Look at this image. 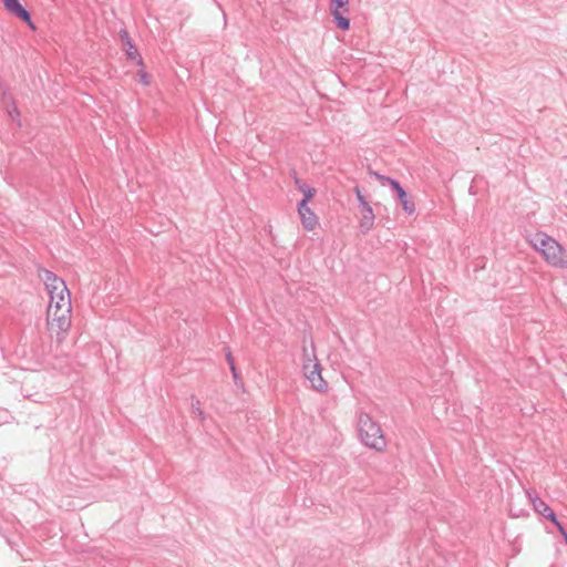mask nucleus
<instances>
[{
	"mask_svg": "<svg viewBox=\"0 0 567 567\" xmlns=\"http://www.w3.org/2000/svg\"><path fill=\"white\" fill-rule=\"evenodd\" d=\"M4 8L13 16L25 22L31 29H35L30 12L19 0H2Z\"/></svg>",
	"mask_w": 567,
	"mask_h": 567,
	"instance_id": "nucleus-7",
	"label": "nucleus"
},
{
	"mask_svg": "<svg viewBox=\"0 0 567 567\" xmlns=\"http://www.w3.org/2000/svg\"><path fill=\"white\" fill-rule=\"evenodd\" d=\"M349 12V0H330V13L336 25L342 31L350 29V20L344 16Z\"/></svg>",
	"mask_w": 567,
	"mask_h": 567,
	"instance_id": "nucleus-4",
	"label": "nucleus"
},
{
	"mask_svg": "<svg viewBox=\"0 0 567 567\" xmlns=\"http://www.w3.org/2000/svg\"><path fill=\"white\" fill-rule=\"evenodd\" d=\"M564 536V540L567 544V534H561Z\"/></svg>",
	"mask_w": 567,
	"mask_h": 567,
	"instance_id": "nucleus-24",
	"label": "nucleus"
},
{
	"mask_svg": "<svg viewBox=\"0 0 567 567\" xmlns=\"http://www.w3.org/2000/svg\"><path fill=\"white\" fill-rule=\"evenodd\" d=\"M527 495L533 504V507L537 514L540 516L551 520L559 532H566L565 527L556 518V514L554 511L542 499L538 497L536 493L527 492Z\"/></svg>",
	"mask_w": 567,
	"mask_h": 567,
	"instance_id": "nucleus-5",
	"label": "nucleus"
},
{
	"mask_svg": "<svg viewBox=\"0 0 567 567\" xmlns=\"http://www.w3.org/2000/svg\"><path fill=\"white\" fill-rule=\"evenodd\" d=\"M551 237L546 235L545 233H537L532 237L530 244L543 256L547 247V241H549Z\"/></svg>",
	"mask_w": 567,
	"mask_h": 567,
	"instance_id": "nucleus-12",
	"label": "nucleus"
},
{
	"mask_svg": "<svg viewBox=\"0 0 567 567\" xmlns=\"http://www.w3.org/2000/svg\"><path fill=\"white\" fill-rule=\"evenodd\" d=\"M354 193H355L357 199L360 203L361 207L365 206V204H369L367 202L365 197L362 195V193H361L359 187H354Z\"/></svg>",
	"mask_w": 567,
	"mask_h": 567,
	"instance_id": "nucleus-16",
	"label": "nucleus"
},
{
	"mask_svg": "<svg viewBox=\"0 0 567 567\" xmlns=\"http://www.w3.org/2000/svg\"><path fill=\"white\" fill-rule=\"evenodd\" d=\"M71 295L65 286L62 293L50 295V305L48 308V323L51 330L56 328L58 333L66 332L71 326Z\"/></svg>",
	"mask_w": 567,
	"mask_h": 567,
	"instance_id": "nucleus-1",
	"label": "nucleus"
},
{
	"mask_svg": "<svg viewBox=\"0 0 567 567\" xmlns=\"http://www.w3.org/2000/svg\"><path fill=\"white\" fill-rule=\"evenodd\" d=\"M121 38L123 40L124 51L130 60H136L138 65H143V59L138 53L137 49L133 44L127 31H121Z\"/></svg>",
	"mask_w": 567,
	"mask_h": 567,
	"instance_id": "nucleus-10",
	"label": "nucleus"
},
{
	"mask_svg": "<svg viewBox=\"0 0 567 567\" xmlns=\"http://www.w3.org/2000/svg\"><path fill=\"white\" fill-rule=\"evenodd\" d=\"M374 224V213L370 204H365L362 206V218L360 221V227L363 233L369 231Z\"/></svg>",
	"mask_w": 567,
	"mask_h": 567,
	"instance_id": "nucleus-11",
	"label": "nucleus"
},
{
	"mask_svg": "<svg viewBox=\"0 0 567 567\" xmlns=\"http://www.w3.org/2000/svg\"><path fill=\"white\" fill-rule=\"evenodd\" d=\"M138 76H140V81L144 85H148L151 83L150 75L144 70L138 71Z\"/></svg>",
	"mask_w": 567,
	"mask_h": 567,
	"instance_id": "nucleus-17",
	"label": "nucleus"
},
{
	"mask_svg": "<svg viewBox=\"0 0 567 567\" xmlns=\"http://www.w3.org/2000/svg\"><path fill=\"white\" fill-rule=\"evenodd\" d=\"M43 274L44 275H43L42 279L44 280L45 287L48 286V284L55 282L58 285L60 291L65 290L66 285L64 282V280L59 278L54 272H52L50 270H43Z\"/></svg>",
	"mask_w": 567,
	"mask_h": 567,
	"instance_id": "nucleus-13",
	"label": "nucleus"
},
{
	"mask_svg": "<svg viewBox=\"0 0 567 567\" xmlns=\"http://www.w3.org/2000/svg\"><path fill=\"white\" fill-rule=\"evenodd\" d=\"M47 289H48L49 295H52V293L58 295V293H62L63 292V291L59 290V287H58V285L55 282L48 284Z\"/></svg>",
	"mask_w": 567,
	"mask_h": 567,
	"instance_id": "nucleus-18",
	"label": "nucleus"
},
{
	"mask_svg": "<svg viewBox=\"0 0 567 567\" xmlns=\"http://www.w3.org/2000/svg\"><path fill=\"white\" fill-rule=\"evenodd\" d=\"M369 174L375 176L377 179H379V181H386V178H388L386 176H383L377 172H373L372 169H369Z\"/></svg>",
	"mask_w": 567,
	"mask_h": 567,
	"instance_id": "nucleus-19",
	"label": "nucleus"
},
{
	"mask_svg": "<svg viewBox=\"0 0 567 567\" xmlns=\"http://www.w3.org/2000/svg\"><path fill=\"white\" fill-rule=\"evenodd\" d=\"M226 359H227V362H228V364H229V365H231V363H235V362H234V358H233V355H231L230 351H228V352L226 353Z\"/></svg>",
	"mask_w": 567,
	"mask_h": 567,
	"instance_id": "nucleus-20",
	"label": "nucleus"
},
{
	"mask_svg": "<svg viewBox=\"0 0 567 567\" xmlns=\"http://www.w3.org/2000/svg\"><path fill=\"white\" fill-rule=\"evenodd\" d=\"M9 113H10L11 116H13L14 113L17 115H19V112H18L17 107H14L13 111H10Z\"/></svg>",
	"mask_w": 567,
	"mask_h": 567,
	"instance_id": "nucleus-22",
	"label": "nucleus"
},
{
	"mask_svg": "<svg viewBox=\"0 0 567 567\" xmlns=\"http://www.w3.org/2000/svg\"><path fill=\"white\" fill-rule=\"evenodd\" d=\"M386 182L390 184L392 189L395 192V194L401 203L402 209L408 215L414 214V212H415L414 202L409 198L406 192L403 189V187L400 185V183L393 178H386Z\"/></svg>",
	"mask_w": 567,
	"mask_h": 567,
	"instance_id": "nucleus-8",
	"label": "nucleus"
},
{
	"mask_svg": "<svg viewBox=\"0 0 567 567\" xmlns=\"http://www.w3.org/2000/svg\"><path fill=\"white\" fill-rule=\"evenodd\" d=\"M298 214L300 215L301 224L307 230H313L318 224L316 214L309 208L308 203L301 206L298 203Z\"/></svg>",
	"mask_w": 567,
	"mask_h": 567,
	"instance_id": "nucleus-9",
	"label": "nucleus"
},
{
	"mask_svg": "<svg viewBox=\"0 0 567 567\" xmlns=\"http://www.w3.org/2000/svg\"><path fill=\"white\" fill-rule=\"evenodd\" d=\"M295 183H296V185H297V187H298V188H299V185H300V184H303L299 178H296V179H295Z\"/></svg>",
	"mask_w": 567,
	"mask_h": 567,
	"instance_id": "nucleus-23",
	"label": "nucleus"
},
{
	"mask_svg": "<svg viewBox=\"0 0 567 567\" xmlns=\"http://www.w3.org/2000/svg\"><path fill=\"white\" fill-rule=\"evenodd\" d=\"M192 413L202 420L205 419L204 411L200 408V401L199 400H193L192 402Z\"/></svg>",
	"mask_w": 567,
	"mask_h": 567,
	"instance_id": "nucleus-15",
	"label": "nucleus"
},
{
	"mask_svg": "<svg viewBox=\"0 0 567 567\" xmlns=\"http://www.w3.org/2000/svg\"><path fill=\"white\" fill-rule=\"evenodd\" d=\"M299 190L303 194V198L299 202L301 206L308 203L316 194V189L307 184H300Z\"/></svg>",
	"mask_w": 567,
	"mask_h": 567,
	"instance_id": "nucleus-14",
	"label": "nucleus"
},
{
	"mask_svg": "<svg viewBox=\"0 0 567 567\" xmlns=\"http://www.w3.org/2000/svg\"><path fill=\"white\" fill-rule=\"evenodd\" d=\"M359 433L364 445L375 451H383L386 442L380 425L367 413H361L358 421Z\"/></svg>",
	"mask_w": 567,
	"mask_h": 567,
	"instance_id": "nucleus-2",
	"label": "nucleus"
},
{
	"mask_svg": "<svg viewBox=\"0 0 567 567\" xmlns=\"http://www.w3.org/2000/svg\"><path fill=\"white\" fill-rule=\"evenodd\" d=\"M544 259L555 268H567V251L551 237L543 255Z\"/></svg>",
	"mask_w": 567,
	"mask_h": 567,
	"instance_id": "nucleus-3",
	"label": "nucleus"
},
{
	"mask_svg": "<svg viewBox=\"0 0 567 567\" xmlns=\"http://www.w3.org/2000/svg\"><path fill=\"white\" fill-rule=\"evenodd\" d=\"M305 374L307 379L311 382V385L315 390L323 392L328 389V383L321 377V365L319 362H315L311 364L303 365Z\"/></svg>",
	"mask_w": 567,
	"mask_h": 567,
	"instance_id": "nucleus-6",
	"label": "nucleus"
},
{
	"mask_svg": "<svg viewBox=\"0 0 567 567\" xmlns=\"http://www.w3.org/2000/svg\"><path fill=\"white\" fill-rule=\"evenodd\" d=\"M229 368H230V370H231V373H233L234 379H237V378H238V374H237V371H236L235 363H231V365H229Z\"/></svg>",
	"mask_w": 567,
	"mask_h": 567,
	"instance_id": "nucleus-21",
	"label": "nucleus"
}]
</instances>
